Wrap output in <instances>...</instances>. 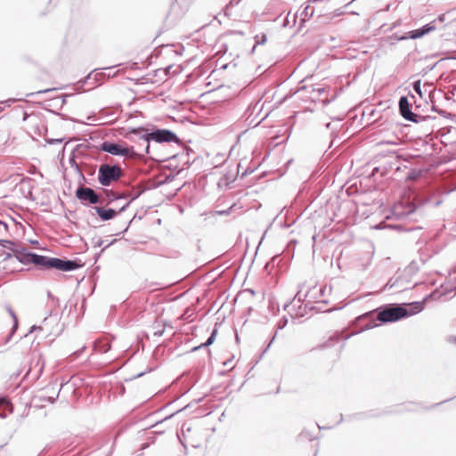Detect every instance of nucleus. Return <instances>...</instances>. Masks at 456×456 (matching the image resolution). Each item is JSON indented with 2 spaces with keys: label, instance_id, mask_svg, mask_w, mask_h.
<instances>
[{
  "label": "nucleus",
  "instance_id": "1",
  "mask_svg": "<svg viewBox=\"0 0 456 456\" xmlns=\"http://www.w3.org/2000/svg\"><path fill=\"white\" fill-rule=\"evenodd\" d=\"M436 297V294L433 292L425 296L424 298L420 301L382 305L374 311L369 312L362 315L360 318V321L364 322V323L361 324L360 330L345 336L344 339L346 340L353 335L358 334L360 331H364L375 328L379 324L395 322L404 318L419 314L424 310L427 302ZM343 337L341 334L337 332L330 338V340L338 342Z\"/></svg>",
  "mask_w": 456,
  "mask_h": 456
},
{
  "label": "nucleus",
  "instance_id": "2",
  "mask_svg": "<svg viewBox=\"0 0 456 456\" xmlns=\"http://www.w3.org/2000/svg\"><path fill=\"white\" fill-rule=\"evenodd\" d=\"M13 255L19 262L24 265L34 264L44 268H54L60 271H71L78 267V265L70 260H62L55 257H48L28 252L25 248H16Z\"/></svg>",
  "mask_w": 456,
  "mask_h": 456
},
{
  "label": "nucleus",
  "instance_id": "3",
  "mask_svg": "<svg viewBox=\"0 0 456 456\" xmlns=\"http://www.w3.org/2000/svg\"><path fill=\"white\" fill-rule=\"evenodd\" d=\"M398 107L401 116L407 121H411L413 123H432V128L437 126L436 124V122L437 121L436 117L414 113L411 110V103L410 102L408 96L403 95L400 97L398 102Z\"/></svg>",
  "mask_w": 456,
  "mask_h": 456
},
{
  "label": "nucleus",
  "instance_id": "4",
  "mask_svg": "<svg viewBox=\"0 0 456 456\" xmlns=\"http://www.w3.org/2000/svg\"><path fill=\"white\" fill-rule=\"evenodd\" d=\"M122 169L118 166L102 164L98 170V181L103 186H109L122 176Z\"/></svg>",
  "mask_w": 456,
  "mask_h": 456
},
{
  "label": "nucleus",
  "instance_id": "5",
  "mask_svg": "<svg viewBox=\"0 0 456 456\" xmlns=\"http://www.w3.org/2000/svg\"><path fill=\"white\" fill-rule=\"evenodd\" d=\"M101 149L103 151L116 156L133 158L136 155L134 148L127 146L126 142L113 143L110 142H104L102 144Z\"/></svg>",
  "mask_w": 456,
  "mask_h": 456
},
{
  "label": "nucleus",
  "instance_id": "6",
  "mask_svg": "<svg viewBox=\"0 0 456 456\" xmlns=\"http://www.w3.org/2000/svg\"><path fill=\"white\" fill-rule=\"evenodd\" d=\"M76 197L81 202H88L91 204H96L99 202V195L91 188L79 187L76 191Z\"/></svg>",
  "mask_w": 456,
  "mask_h": 456
},
{
  "label": "nucleus",
  "instance_id": "7",
  "mask_svg": "<svg viewBox=\"0 0 456 456\" xmlns=\"http://www.w3.org/2000/svg\"><path fill=\"white\" fill-rule=\"evenodd\" d=\"M436 29L435 21L429 22L417 29H413L409 31L407 34L402 36L399 39L400 40H405V39H417L420 38L423 36L428 34L429 32Z\"/></svg>",
  "mask_w": 456,
  "mask_h": 456
},
{
  "label": "nucleus",
  "instance_id": "8",
  "mask_svg": "<svg viewBox=\"0 0 456 456\" xmlns=\"http://www.w3.org/2000/svg\"><path fill=\"white\" fill-rule=\"evenodd\" d=\"M150 139L155 140L156 142H172L175 139V135L167 130H158L148 134L143 139L147 143V148L149 147Z\"/></svg>",
  "mask_w": 456,
  "mask_h": 456
},
{
  "label": "nucleus",
  "instance_id": "9",
  "mask_svg": "<svg viewBox=\"0 0 456 456\" xmlns=\"http://www.w3.org/2000/svg\"><path fill=\"white\" fill-rule=\"evenodd\" d=\"M233 207L234 204L225 210H214L209 212H204L201 213V216H204L203 221L206 223V224H215L217 216H228L231 213V209Z\"/></svg>",
  "mask_w": 456,
  "mask_h": 456
},
{
  "label": "nucleus",
  "instance_id": "10",
  "mask_svg": "<svg viewBox=\"0 0 456 456\" xmlns=\"http://www.w3.org/2000/svg\"><path fill=\"white\" fill-rule=\"evenodd\" d=\"M95 211L97 212L98 216L101 217L102 220L107 221L110 220L116 216V211L114 209L109 208L105 209L103 208L96 207Z\"/></svg>",
  "mask_w": 456,
  "mask_h": 456
},
{
  "label": "nucleus",
  "instance_id": "11",
  "mask_svg": "<svg viewBox=\"0 0 456 456\" xmlns=\"http://www.w3.org/2000/svg\"><path fill=\"white\" fill-rule=\"evenodd\" d=\"M12 412V405L6 398H0V417L5 418L7 413Z\"/></svg>",
  "mask_w": 456,
  "mask_h": 456
},
{
  "label": "nucleus",
  "instance_id": "12",
  "mask_svg": "<svg viewBox=\"0 0 456 456\" xmlns=\"http://www.w3.org/2000/svg\"><path fill=\"white\" fill-rule=\"evenodd\" d=\"M419 207L407 206L403 207L402 212H399L398 215H403L406 218L412 219L411 216L418 212Z\"/></svg>",
  "mask_w": 456,
  "mask_h": 456
},
{
  "label": "nucleus",
  "instance_id": "13",
  "mask_svg": "<svg viewBox=\"0 0 456 456\" xmlns=\"http://www.w3.org/2000/svg\"><path fill=\"white\" fill-rule=\"evenodd\" d=\"M422 175V170L419 168H413L408 171L405 179L409 182L417 180Z\"/></svg>",
  "mask_w": 456,
  "mask_h": 456
},
{
  "label": "nucleus",
  "instance_id": "14",
  "mask_svg": "<svg viewBox=\"0 0 456 456\" xmlns=\"http://www.w3.org/2000/svg\"><path fill=\"white\" fill-rule=\"evenodd\" d=\"M183 443L185 447L191 446V447H197L198 445L193 443L191 437V429L187 428L186 431H183Z\"/></svg>",
  "mask_w": 456,
  "mask_h": 456
},
{
  "label": "nucleus",
  "instance_id": "15",
  "mask_svg": "<svg viewBox=\"0 0 456 456\" xmlns=\"http://www.w3.org/2000/svg\"><path fill=\"white\" fill-rule=\"evenodd\" d=\"M216 335H217V322L215 323V327L213 328L208 338L204 343H201V348L208 347L209 346H211L214 343Z\"/></svg>",
  "mask_w": 456,
  "mask_h": 456
},
{
  "label": "nucleus",
  "instance_id": "16",
  "mask_svg": "<svg viewBox=\"0 0 456 456\" xmlns=\"http://www.w3.org/2000/svg\"><path fill=\"white\" fill-rule=\"evenodd\" d=\"M167 69H156L154 71V77H157L158 78L152 80L153 83H160L167 79Z\"/></svg>",
  "mask_w": 456,
  "mask_h": 456
},
{
  "label": "nucleus",
  "instance_id": "17",
  "mask_svg": "<svg viewBox=\"0 0 456 456\" xmlns=\"http://www.w3.org/2000/svg\"><path fill=\"white\" fill-rule=\"evenodd\" d=\"M381 414L382 413H380V412H377L375 411H370L368 412L357 413L354 415V419H368V418H376V417H379Z\"/></svg>",
  "mask_w": 456,
  "mask_h": 456
},
{
  "label": "nucleus",
  "instance_id": "18",
  "mask_svg": "<svg viewBox=\"0 0 456 456\" xmlns=\"http://www.w3.org/2000/svg\"><path fill=\"white\" fill-rule=\"evenodd\" d=\"M95 349L99 353H106L110 349V344L107 340H99L95 344Z\"/></svg>",
  "mask_w": 456,
  "mask_h": 456
},
{
  "label": "nucleus",
  "instance_id": "19",
  "mask_svg": "<svg viewBox=\"0 0 456 456\" xmlns=\"http://www.w3.org/2000/svg\"><path fill=\"white\" fill-rule=\"evenodd\" d=\"M298 438L301 440L307 439L309 441H313V440L316 439V437L314 436V434L306 428L302 430V432L298 436Z\"/></svg>",
  "mask_w": 456,
  "mask_h": 456
},
{
  "label": "nucleus",
  "instance_id": "20",
  "mask_svg": "<svg viewBox=\"0 0 456 456\" xmlns=\"http://www.w3.org/2000/svg\"><path fill=\"white\" fill-rule=\"evenodd\" d=\"M413 91L422 98L421 81L418 79L411 84Z\"/></svg>",
  "mask_w": 456,
  "mask_h": 456
},
{
  "label": "nucleus",
  "instance_id": "21",
  "mask_svg": "<svg viewBox=\"0 0 456 456\" xmlns=\"http://www.w3.org/2000/svg\"><path fill=\"white\" fill-rule=\"evenodd\" d=\"M399 278H396V279H394V278H390L388 280V281L385 284V286L383 287L382 289V291H385L387 289H390L392 288H394Z\"/></svg>",
  "mask_w": 456,
  "mask_h": 456
},
{
  "label": "nucleus",
  "instance_id": "22",
  "mask_svg": "<svg viewBox=\"0 0 456 456\" xmlns=\"http://www.w3.org/2000/svg\"><path fill=\"white\" fill-rule=\"evenodd\" d=\"M230 183L229 178L226 175H223L217 182V186L222 188L223 186L227 187Z\"/></svg>",
  "mask_w": 456,
  "mask_h": 456
},
{
  "label": "nucleus",
  "instance_id": "23",
  "mask_svg": "<svg viewBox=\"0 0 456 456\" xmlns=\"http://www.w3.org/2000/svg\"><path fill=\"white\" fill-rule=\"evenodd\" d=\"M436 113H438L442 117H444L446 118H451V119H452L455 117L454 114L447 112L446 110H442V109H440L439 110H436Z\"/></svg>",
  "mask_w": 456,
  "mask_h": 456
},
{
  "label": "nucleus",
  "instance_id": "24",
  "mask_svg": "<svg viewBox=\"0 0 456 456\" xmlns=\"http://www.w3.org/2000/svg\"><path fill=\"white\" fill-rule=\"evenodd\" d=\"M307 297V293L305 295H304L303 297L301 296V290H299L296 296L294 297L292 302H297L299 304H301L303 302V300Z\"/></svg>",
  "mask_w": 456,
  "mask_h": 456
},
{
  "label": "nucleus",
  "instance_id": "25",
  "mask_svg": "<svg viewBox=\"0 0 456 456\" xmlns=\"http://www.w3.org/2000/svg\"><path fill=\"white\" fill-rule=\"evenodd\" d=\"M256 45H264L266 40H267V37L265 34H262L261 36H256Z\"/></svg>",
  "mask_w": 456,
  "mask_h": 456
},
{
  "label": "nucleus",
  "instance_id": "26",
  "mask_svg": "<svg viewBox=\"0 0 456 456\" xmlns=\"http://www.w3.org/2000/svg\"><path fill=\"white\" fill-rule=\"evenodd\" d=\"M287 324H288V319L286 317H283L279 321V322L277 324V329L282 330L286 327Z\"/></svg>",
  "mask_w": 456,
  "mask_h": 456
},
{
  "label": "nucleus",
  "instance_id": "27",
  "mask_svg": "<svg viewBox=\"0 0 456 456\" xmlns=\"http://www.w3.org/2000/svg\"><path fill=\"white\" fill-rule=\"evenodd\" d=\"M413 405V403H410L409 404H403L399 406V409L396 411L397 412H401L403 411H414L413 408H410L409 406Z\"/></svg>",
  "mask_w": 456,
  "mask_h": 456
},
{
  "label": "nucleus",
  "instance_id": "28",
  "mask_svg": "<svg viewBox=\"0 0 456 456\" xmlns=\"http://www.w3.org/2000/svg\"><path fill=\"white\" fill-rule=\"evenodd\" d=\"M303 13H304L305 16H311V17H312V16L314 15V9H312V10H311L310 5H307V6L304 9Z\"/></svg>",
  "mask_w": 456,
  "mask_h": 456
},
{
  "label": "nucleus",
  "instance_id": "29",
  "mask_svg": "<svg viewBox=\"0 0 456 456\" xmlns=\"http://www.w3.org/2000/svg\"><path fill=\"white\" fill-rule=\"evenodd\" d=\"M276 335H277V332L274 333V335L273 336L271 341L268 343L266 347L264 349L262 355H264L269 350V348L271 347L272 344L273 343V341H274V339L276 338Z\"/></svg>",
  "mask_w": 456,
  "mask_h": 456
},
{
  "label": "nucleus",
  "instance_id": "30",
  "mask_svg": "<svg viewBox=\"0 0 456 456\" xmlns=\"http://www.w3.org/2000/svg\"><path fill=\"white\" fill-rule=\"evenodd\" d=\"M278 258H279V256H273V257L271 259V261H270V262H268V263L265 265V268L267 270V269H268V267H269V265H270L271 264H272L273 265H275V262H276V260H277Z\"/></svg>",
  "mask_w": 456,
  "mask_h": 456
},
{
  "label": "nucleus",
  "instance_id": "31",
  "mask_svg": "<svg viewBox=\"0 0 456 456\" xmlns=\"http://www.w3.org/2000/svg\"><path fill=\"white\" fill-rule=\"evenodd\" d=\"M228 36H240V37H243L244 33L242 31H240V30H232V31L229 32Z\"/></svg>",
  "mask_w": 456,
  "mask_h": 456
},
{
  "label": "nucleus",
  "instance_id": "32",
  "mask_svg": "<svg viewBox=\"0 0 456 456\" xmlns=\"http://www.w3.org/2000/svg\"><path fill=\"white\" fill-rule=\"evenodd\" d=\"M230 66H232L233 68L236 67V63H225V64H222L219 68V69H226L227 68H229Z\"/></svg>",
  "mask_w": 456,
  "mask_h": 456
},
{
  "label": "nucleus",
  "instance_id": "33",
  "mask_svg": "<svg viewBox=\"0 0 456 456\" xmlns=\"http://www.w3.org/2000/svg\"><path fill=\"white\" fill-rule=\"evenodd\" d=\"M420 229H422L421 226H411V227L405 228V231L406 232H412V231L420 230Z\"/></svg>",
  "mask_w": 456,
  "mask_h": 456
},
{
  "label": "nucleus",
  "instance_id": "34",
  "mask_svg": "<svg viewBox=\"0 0 456 456\" xmlns=\"http://www.w3.org/2000/svg\"><path fill=\"white\" fill-rule=\"evenodd\" d=\"M240 2V0H230L229 4H228V6H235L237 4H239V3Z\"/></svg>",
  "mask_w": 456,
  "mask_h": 456
},
{
  "label": "nucleus",
  "instance_id": "35",
  "mask_svg": "<svg viewBox=\"0 0 456 456\" xmlns=\"http://www.w3.org/2000/svg\"><path fill=\"white\" fill-rule=\"evenodd\" d=\"M200 412H201V415H209L211 413V411H208V409L204 410L203 407L201 406V410H200Z\"/></svg>",
  "mask_w": 456,
  "mask_h": 456
},
{
  "label": "nucleus",
  "instance_id": "36",
  "mask_svg": "<svg viewBox=\"0 0 456 456\" xmlns=\"http://www.w3.org/2000/svg\"><path fill=\"white\" fill-rule=\"evenodd\" d=\"M9 312H10L12 317L14 319L15 324H17L18 320H17L16 314H14V312L12 309H10Z\"/></svg>",
  "mask_w": 456,
  "mask_h": 456
},
{
  "label": "nucleus",
  "instance_id": "37",
  "mask_svg": "<svg viewBox=\"0 0 456 456\" xmlns=\"http://www.w3.org/2000/svg\"><path fill=\"white\" fill-rule=\"evenodd\" d=\"M252 172H253V170H248V169H247V170H245V171L242 173L241 177L243 178V177L247 176L248 174H250V173H252Z\"/></svg>",
  "mask_w": 456,
  "mask_h": 456
},
{
  "label": "nucleus",
  "instance_id": "38",
  "mask_svg": "<svg viewBox=\"0 0 456 456\" xmlns=\"http://www.w3.org/2000/svg\"><path fill=\"white\" fill-rule=\"evenodd\" d=\"M331 346V344L330 343V341H327V342L323 343V344L321 346V347L325 348V347H329V346Z\"/></svg>",
  "mask_w": 456,
  "mask_h": 456
},
{
  "label": "nucleus",
  "instance_id": "39",
  "mask_svg": "<svg viewBox=\"0 0 456 456\" xmlns=\"http://www.w3.org/2000/svg\"><path fill=\"white\" fill-rule=\"evenodd\" d=\"M438 20H439L440 21H444V20H445V14H444V13L440 14V15L438 16Z\"/></svg>",
  "mask_w": 456,
  "mask_h": 456
},
{
  "label": "nucleus",
  "instance_id": "40",
  "mask_svg": "<svg viewBox=\"0 0 456 456\" xmlns=\"http://www.w3.org/2000/svg\"><path fill=\"white\" fill-rule=\"evenodd\" d=\"M213 89H208L207 91L203 92L200 94V96L201 97H204L206 94H208V93H210Z\"/></svg>",
  "mask_w": 456,
  "mask_h": 456
},
{
  "label": "nucleus",
  "instance_id": "41",
  "mask_svg": "<svg viewBox=\"0 0 456 456\" xmlns=\"http://www.w3.org/2000/svg\"><path fill=\"white\" fill-rule=\"evenodd\" d=\"M200 69H201V77H202L205 73V64L204 63H201Z\"/></svg>",
  "mask_w": 456,
  "mask_h": 456
},
{
  "label": "nucleus",
  "instance_id": "42",
  "mask_svg": "<svg viewBox=\"0 0 456 456\" xmlns=\"http://www.w3.org/2000/svg\"><path fill=\"white\" fill-rule=\"evenodd\" d=\"M449 341L456 345V337H450Z\"/></svg>",
  "mask_w": 456,
  "mask_h": 456
},
{
  "label": "nucleus",
  "instance_id": "43",
  "mask_svg": "<svg viewBox=\"0 0 456 456\" xmlns=\"http://www.w3.org/2000/svg\"><path fill=\"white\" fill-rule=\"evenodd\" d=\"M325 289H326V287H323V288H321V289H320V294H321L322 296V295H324Z\"/></svg>",
  "mask_w": 456,
  "mask_h": 456
},
{
  "label": "nucleus",
  "instance_id": "44",
  "mask_svg": "<svg viewBox=\"0 0 456 456\" xmlns=\"http://www.w3.org/2000/svg\"><path fill=\"white\" fill-rule=\"evenodd\" d=\"M307 307H309L310 310H314L315 309V306H309L308 303L305 305V308H307Z\"/></svg>",
  "mask_w": 456,
  "mask_h": 456
},
{
  "label": "nucleus",
  "instance_id": "45",
  "mask_svg": "<svg viewBox=\"0 0 456 456\" xmlns=\"http://www.w3.org/2000/svg\"><path fill=\"white\" fill-rule=\"evenodd\" d=\"M440 110V109H439V108H437L436 105H433V106H432V110H433V111L436 112V110Z\"/></svg>",
  "mask_w": 456,
  "mask_h": 456
},
{
  "label": "nucleus",
  "instance_id": "46",
  "mask_svg": "<svg viewBox=\"0 0 456 456\" xmlns=\"http://www.w3.org/2000/svg\"><path fill=\"white\" fill-rule=\"evenodd\" d=\"M450 400H451V399L445 400V401H444V403L448 402V401H450ZM440 403H443V402H442V403H436V404H434L431 408H435L436 406H438Z\"/></svg>",
  "mask_w": 456,
  "mask_h": 456
},
{
  "label": "nucleus",
  "instance_id": "47",
  "mask_svg": "<svg viewBox=\"0 0 456 456\" xmlns=\"http://www.w3.org/2000/svg\"><path fill=\"white\" fill-rule=\"evenodd\" d=\"M322 0H309L310 3H321Z\"/></svg>",
  "mask_w": 456,
  "mask_h": 456
},
{
  "label": "nucleus",
  "instance_id": "48",
  "mask_svg": "<svg viewBox=\"0 0 456 456\" xmlns=\"http://www.w3.org/2000/svg\"><path fill=\"white\" fill-rule=\"evenodd\" d=\"M268 115H269V113H266V114L265 115V117H264V118H262L261 121H263L264 119H265V118L268 117Z\"/></svg>",
  "mask_w": 456,
  "mask_h": 456
},
{
  "label": "nucleus",
  "instance_id": "49",
  "mask_svg": "<svg viewBox=\"0 0 456 456\" xmlns=\"http://www.w3.org/2000/svg\"><path fill=\"white\" fill-rule=\"evenodd\" d=\"M230 362H231V360H230V361H225V362H224V365L230 364Z\"/></svg>",
  "mask_w": 456,
  "mask_h": 456
},
{
  "label": "nucleus",
  "instance_id": "50",
  "mask_svg": "<svg viewBox=\"0 0 456 456\" xmlns=\"http://www.w3.org/2000/svg\"><path fill=\"white\" fill-rule=\"evenodd\" d=\"M342 421H343V415L341 414L338 423H341Z\"/></svg>",
  "mask_w": 456,
  "mask_h": 456
},
{
  "label": "nucleus",
  "instance_id": "51",
  "mask_svg": "<svg viewBox=\"0 0 456 456\" xmlns=\"http://www.w3.org/2000/svg\"><path fill=\"white\" fill-rule=\"evenodd\" d=\"M410 97H411L413 100L415 99L414 94H411V93H410Z\"/></svg>",
  "mask_w": 456,
  "mask_h": 456
},
{
  "label": "nucleus",
  "instance_id": "52",
  "mask_svg": "<svg viewBox=\"0 0 456 456\" xmlns=\"http://www.w3.org/2000/svg\"><path fill=\"white\" fill-rule=\"evenodd\" d=\"M255 49H256V45L253 46L251 53H254Z\"/></svg>",
  "mask_w": 456,
  "mask_h": 456
},
{
  "label": "nucleus",
  "instance_id": "53",
  "mask_svg": "<svg viewBox=\"0 0 456 456\" xmlns=\"http://www.w3.org/2000/svg\"><path fill=\"white\" fill-rule=\"evenodd\" d=\"M48 89L44 90V92H48ZM38 93H43V91H39Z\"/></svg>",
  "mask_w": 456,
  "mask_h": 456
},
{
  "label": "nucleus",
  "instance_id": "54",
  "mask_svg": "<svg viewBox=\"0 0 456 456\" xmlns=\"http://www.w3.org/2000/svg\"><path fill=\"white\" fill-rule=\"evenodd\" d=\"M316 425H317V427H318V428H319V429H322V428H322L321 426H319L318 424H316Z\"/></svg>",
  "mask_w": 456,
  "mask_h": 456
},
{
  "label": "nucleus",
  "instance_id": "55",
  "mask_svg": "<svg viewBox=\"0 0 456 456\" xmlns=\"http://www.w3.org/2000/svg\"><path fill=\"white\" fill-rule=\"evenodd\" d=\"M204 110H205V109L201 107V109H200L201 113H202Z\"/></svg>",
  "mask_w": 456,
  "mask_h": 456
},
{
  "label": "nucleus",
  "instance_id": "56",
  "mask_svg": "<svg viewBox=\"0 0 456 456\" xmlns=\"http://www.w3.org/2000/svg\"><path fill=\"white\" fill-rule=\"evenodd\" d=\"M330 123H328L327 126H326L327 128H330Z\"/></svg>",
  "mask_w": 456,
  "mask_h": 456
},
{
  "label": "nucleus",
  "instance_id": "57",
  "mask_svg": "<svg viewBox=\"0 0 456 456\" xmlns=\"http://www.w3.org/2000/svg\"><path fill=\"white\" fill-rule=\"evenodd\" d=\"M0 244H2V245H4V244L3 242H0Z\"/></svg>",
  "mask_w": 456,
  "mask_h": 456
}]
</instances>
